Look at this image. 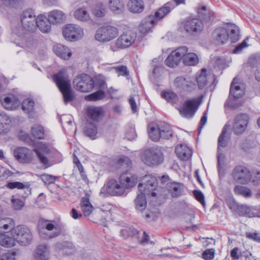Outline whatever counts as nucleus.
Segmentation results:
<instances>
[{
    "label": "nucleus",
    "mask_w": 260,
    "mask_h": 260,
    "mask_svg": "<svg viewBox=\"0 0 260 260\" xmlns=\"http://www.w3.org/2000/svg\"><path fill=\"white\" fill-rule=\"evenodd\" d=\"M32 239L30 230L24 225H18L13 228L6 234L0 235V245L6 247H12L18 243L20 245L29 244Z\"/></svg>",
    "instance_id": "1"
},
{
    "label": "nucleus",
    "mask_w": 260,
    "mask_h": 260,
    "mask_svg": "<svg viewBox=\"0 0 260 260\" xmlns=\"http://www.w3.org/2000/svg\"><path fill=\"white\" fill-rule=\"evenodd\" d=\"M53 79L62 94L64 102L67 103L73 100L71 82L68 79L66 71L62 70L53 76Z\"/></svg>",
    "instance_id": "2"
},
{
    "label": "nucleus",
    "mask_w": 260,
    "mask_h": 260,
    "mask_svg": "<svg viewBox=\"0 0 260 260\" xmlns=\"http://www.w3.org/2000/svg\"><path fill=\"white\" fill-rule=\"evenodd\" d=\"M39 235L45 239H52L57 237L61 233L59 226L54 220L41 219L38 224Z\"/></svg>",
    "instance_id": "3"
},
{
    "label": "nucleus",
    "mask_w": 260,
    "mask_h": 260,
    "mask_svg": "<svg viewBox=\"0 0 260 260\" xmlns=\"http://www.w3.org/2000/svg\"><path fill=\"white\" fill-rule=\"evenodd\" d=\"M230 209L241 216L249 218L260 217V207L249 206L247 205H239L233 201L229 204Z\"/></svg>",
    "instance_id": "4"
},
{
    "label": "nucleus",
    "mask_w": 260,
    "mask_h": 260,
    "mask_svg": "<svg viewBox=\"0 0 260 260\" xmlns=\"http://www.w3.org/2000/svg\"><path fill=\"white\" fill-rule=\"evenodd\" d=\"M142 161L148 166H155L164 161V155L160 150L152 147L145 150L141 155Z\"/></svg>",
    "instance_id": "5"
},
{
    "label": "nucleus",
    "mask_w": 260,
    "mask_h": 260,
    "mask_svg": "<svg viewBox=\"0 0 260 260\" xmlns=\"http://www.w3.org/2000/svg\"><path fill=\"white\" fill-rule=\"evenodd\" d=\"M157 186L156 178L151 175H145L144 176L141 183L138 185L139 191L143 192L147 196L155 197L156 193L154 191Z\"/></svg>",
    "instance_id": "6"
},
{
    "label": "nucleus",
    "mask_w": 260,
    "mask_h": 260,
    "mask_svg": "<svg viewBox=\"0 0 260 260\" xmlns=\"http://www.w3.org/2000/svg\"><path fill=\"white\" fill-rule=\"evenodd\" d=\"M118 35V29L112 25H107L99 28L94 36L96 40L101 42H109Z\"/></svg>",
    "instance_id": "7"
},
{
    "label": "nucleus",
    "mask_w": 260,
    "mask_h": 260,
    "mask_svg": "<svg viewBox=\"0 0 260 260\" xmlns=\"http://www.w3.org/2000/svg\"><path fill=\"white\" fill-rule=\"evenodd\" d=\"M62 35L66 40L75 42L83 37L84 30L79 25L68 24L62 28Z\"/></svg>",
    "instance_id": "8"
},
{
    "label": "nucleus",
    "mask_w": 260,
    "mask_h": 260,
    "mask_svg": "<svg viewBox=\"0 0 260 260\" xmlns=\"http://www.w3.org/2000/svg\"><path fill=\"white\" fill-rule=\"evenodd\" d=\"M73 84L78 90L86 92L92 90L94 86V81L89 75L82 74L74 79Z\"/></svg>",
    "instance_id": "9"
},
{
    "label": "nucleus",
    "mask_w": 260,
    "mask_h": 260,
    "mask_svg": "<svg viewBox=\"0 0 260 260\" xmlns=\"http://www.w3.org/2000/svg\"><path fill=\"white\" fill-rule=\"evenodd\" d=\"M230 128V125H225L223 129L220 136L218 138V168L219 174L223 173V166L224 165V155L220 152V147H225L227 146L228 142V138L226 135L227 131Z\"/></svg>",
    "instance_id": "10"
},
{
    "label": "nucleus",
    "mask_w": 260,
    "mask_h": 260,
    "mask_svg": "<svg viewBox=\"0 0 260 260\" xmlns=\"http://www.w3.org/2000/svg\"><path fill=\"white\" fill-rule=\"evenodd\" d=\"M124 191L123 187L120 185L115 180L110 179L101 188L100 196L103 198L107 196V193L111 196H121Z\"/></svg>",
    "instance_id": "11"
},
{
    "label": "nucleus",
    "mask_w": 260,
    "mask_h": 260,
    "mask_svg": "<svg viewBox=\"0 0 260 260\" xmlns=\"http://www.w3.org/2000/svg\"><path fill=\"white\" fill-rule=\"evenodd\" d=\"M200 104L201 102L199 98L188 100L183 103L180 110V113L185 118H192Z\"/></svg>",
    "instance_id": "12"
},
{
    "label": "nucleus",
    "mask_w": 260,
    "mask_h": 260,
    "mask_svg": "<svg viewBox=\"0 0 260 260\" xmlns=\"http://www.w3.org/2000/svg\"><path fill=\"white\" fill-rule=\"evenodd\" d=\"M232 175L236 182L242 184H247L251 178V173L248 168L240 165L233 169Z\"/></svg>",
    "instance_id": "13"
},
{
    "label": "nucleus",
    "mask_w": 260,
    "mask_h": 260,
    "mask_svg": "<svg viewBox=\"0 0 260 260\" xmlns=\"http://www.w3.org/2000/svg\"><path fill=\"white\" fill-rule=\"evenodd\" d=\"M22 27L27 31H34L36 29V18L32 10L24 11L20 15Z\"/></svg>",
    "instance_id": "14"
},
{
    "label": "nucleus",
    "mask_w": 260,
    "mask_h": 260,
    "mask_svg": "<svg viewBox=\"0 0 260 260\" xmlns=\"http://www.w3.org/2000/svg\"><path fill=\"white\" fill-rule=\"evenodd\" d=\"M249 115L245 113L238 114L235 116L233 128L236 135H241L246 131L249 122Z\"/></svg>",
    "instance_id": "15"
},
{
    "label": "nucleus",
    "mask_w": 260,
    "mask_h": 260,
    "mask_svg": "<svg viewBox=\"0 0 260 260\" xmlns=\"http://www.w3.org/2000/svg\"><path fill=\"white\" fill-rule=\"evenodd\" d=\"M34 151L36 153L41 162L48 168L51 166L48 159V155L50 152V148L45 143L40 142L34 148Z\"/></svg>",
    "instance_id": "16"
},
{
    "label": "nucleus",
    "mask_w": 260,
    "mask_h": 260,
    "mask_svg": "<svg viewBox=\"0 0 260 260\" xmlns=\"http://www.w3.org/2000/svg\"><path fill=\"white\" fill-rule=\"evenodd\" d=\"M186 52L184 47H178L174 50L165 60V64L171 68L177 66L182 59V56Z\"/></svg>",
    "instance_id": "17"
},
{
    "label": "nucleus",
    "mask_w": 260,
    "mask_h": 260,
    "mask_svg": "<svg viewBox=\"0 0 260 260\" xmlns=\"http://www.w3.org/2000/svg\"><path fill=\"white\" fill-rule=\"evenodd\" d=\"M136 34L128 31L123 32L116 40L115 45L119 48H125L131 46L135 41Z\"/></svg>",
    "instance_id": "18"
},
{
    "label": "nucleus",
    "mask_w": 260,
    "mask_h": 260,
    "mask_svg": "<svg viewBox=\"0 0 260 260\" xmlns=\"http://www.w3.org/2000/svg\"><path fill=\"white\" fill-rule=\"evenodd\" d=\"M1 101L3 107L8 110H14L20 105L18 98L13 94H7L1 96Z\"/></svg>",
    "instance_id": "19"
},
{
    "label": "nucleus",
    "mask_w": 260,
    "mask_h": 260,
    "mask_svg": "<svg viewBox=\"0 0 260 260\" xmlns=\"http://www.w3.org/2000/svg\"><path fill=\"white\" fill-rule=\"evenodd\" d=\"M175 86L181 90L191 91L196 88L194 79L191 77H178L174 81Z\"/></svg>",
    "instance_id": "20"
},
{
    "label": "nucleus",
    "mask_w": 260,
    "mask_h": 260,
    "mask_svg": "<svg viewBox=\"0 0 260 260\" xmlns=\"http://www.w3.org/2000/svg\"><path fill=\"white\" fill-rule=\"evenodd\" d=\"M105 110L102 107L89 106L86 109L88 118L95 122L101 121L105 115Z\"/></svg>",
    "instance_id": "21"
},
{
    "label": "nucleus",
    "mask_w": 260,
    "mask_h": 260,
    "mask_svg": "<svg viewBox=\"0 0 260 260\" xmlns=\"http://www.w3.org/2000/svg\"><path fill=\"white\" fill-rule=\"evenodd\" d=\"M137 176L128 171L122 173L119 177V181L123 188H131L137 182Z\"/></svg>",
    "instance_id": "22"
},
{
    "label": "nucleus",
    "mask_w": 260,
    "mask_h": 260,
    "mask_svg": "<svg viewBox=\"0 0 260 260\" xmlns=\"http://www.w3.org/2000/svg\"><path fill=\"white\" fill-rule=\"evenodd\" d=\"M14 155L16 159L20 162H30L33 158V153L31 150L24 147L15 149Z\"/></svg>",
    "instance_id": "23"
},
{
    "label": "nucleus",
    "mask_w": 260,
    "mask_h": 260,
    "mask_svg": "<svg viewBox=\"0 0 260 260\" xmlns=\"http://www.w3.org/2000/svg\"><path fill=\"white\" fill-rule=\"evenodd\" d=\"M229 37L228 30L224 27L217 28L212 33L213 39L217 45H222L226 43Z\"/></svg>",
    "instance_id": "24"
},
{
    "label": "nucleus",
    "mask_w": 260,
    "mask_h": 260,
    "mask_svg": "<svg viewBox=\"0 0 260 260\" xmlns=\"http://www.w3.org/2000/svg\"><path fill=\"white\" fill-rule=\"evenodd\" d=\"M203 28L202 22L197 18H190L188 19L184 25L185 30L190 33L201 31Z\"/></svg>",
    "instance_id": "25"
},
{
    "label": "nucleus",
    "mask_w": 260,
    "mask_h": 260,
    "mask_svg": "<svg viewBox=\"0 0 260 260\" xmlns=\"http://www.w3.org/2000/svg\"><path fill=\"white\" fill-rule=\"evenodd\" d=\"M35 260H48L50 257L49 247L45 244H41L37 246L34 253Z\"/></svg>",
    "instance_id": "26"
},
{
    "label": "nucleus",
    "mask_w": 260,
    "mask_h": 260,
    "mask_svg": "<svg viewBox=\"0 0 260 260\" xmlns=\"http://www.w3.org/2000/svg\"><path fill=\"white\" fill-rule=\"evenodd\" d=\"M157 23L154 20L153 15H149L145 17L139 25V31L142 34H145L151 31V28Z\"/></svg>",
    "instance_id": "27"
},
{
    "label": "nucleus",
    "mask_w": 260,
    "mask_h": 260,
    "mask_svg": "<svg viewBox=\"0 0 260 260\" xmlns=\"http://www.w3.org/2000/svg\"><path fill=\"white\" fill-rule=\"evenodd\" d=\"M36 27L37 26L41 31L43 33H48L51 30V23L48 18L43 15H39L36 18Z\"/></svg>",
    "instance_id": "28"
},
{
    "label": "nucleus",
    "mask_w": 260,
    "mask_h": 260,
    "mask_svg": "<svg viewBox=\"0 0 260 260\" xmlns=\"http://www.w3.org/2000/svg\"><path fill=\"white\" fill-rule=\"evenodd\" d=\"M66 19V16L63 12L55 10L49 12L48 20L51 24H56L62 23Z\"/></svg>",
    "instance_id": "29"
},
{
    "label": "nucleus",
    "mask_w": 260,
    "mask_h": 260,
    "mask_svg": "<svg viewBox=\"0 0 260 260\" xmlns=\"http://www.w3.org/2000/svg\"><path fill=\"white\" fill-rule=\"evenodd\" d=\"M186 49V52L182 56L183 63L186 66H196L199 62L198 55L193 52H188V48L185 46H181Z\"/></svg>",
    "instance_id": "30"
},
{
    "label": "nucleus",
    "mask_w": 260,
    "mask_h": 260,
    "mask_svg": "<svg viewBox=\"0 0 260 260\" xmlns=\"http://www.w3.org/2000/svg\"><path fill=\"white\" fill-rule=\"evenodd\" d=\"M55 53L60 58L64 60L69 59L72 53L70 49L62 44H57L54 46Z\"/></svg>",
    "instance_id": "31"
},
{
    "label": "nucleus",
    "mask_w": 260,
    "mask_h": 260,
    "mask_svg": "<svg viewBox=\"0 0 260 260\" xmlns=\"http://www.w3.org/2000/svg\"><path fill=\"white\" fill-rule=\"evenodd\" d=\"M91 12L95 17L102 18L106 15L107 8L104 3L95 2L91 6Z\"/></svg>",
    "instance_id": "32"
},
{
    "label": "nucleus",
    "mask_w": 260,
    "mask_h": 260,
    "mask_svg": "<svg viewBox=\"0 0 260 260\" xmlns=\"http://www.w3.org/2000/svg\"><path fill=\"white\" fill-rule=\"evenodd\" d=\"M244 94V89L240 85L239 79L235 78L231 85L230 94L235 98H240Z\"/></svg>",
    "instance_id": "33"
},
{
    "label": "nucleus",
    "mask_w": 260,
    "mask_h": 260,
    "mask_svg": "<svg viewBox=\"0 0 260 260\" xmlns=\"http://www.w3.org/2000/svg\"><path fill=\"white\" fill-rule=\"evenodd\" d=\"M167 188L173 198H177L182 194L183 185L178 182H169L167 183Z\"/></svg>",
    "instance_id": "34"
},
{
    "label": "nucleus",
    "mask_w": 260,
    "mask_h": 260,
    "mask_svg": "<svg viewBox=\"0 0 260 260\" xmlns=\"http://www.w3.org/2000/svg\"><path fill=\"white\" fill-rule=\"evenodd\" d=\"M15 34L19 37V42L18 44L22 47L30 48L35 45L34 40L29 35L25 34L23 32H19L16 31Z\"/></svg>",
    "instance_id": "35"
},
{
    "label": "nucleus",
    "mask_w": 260,
    "mask_h": 260,
    "mask_svg": "<svg viewBox=\"0 0 260 260\" xmlns=\"http://www.w3.org/2000/svg\"><path fill=\"white\" fill-rule=\"evenodd\" d=\"M161 124L150 123L148 125V132L150 138L153 141H157L161 138Z\"/></svg>",
    "instance_id": "36"
},
{
    "label": "nucleus",
    "mask_w": 260,
    "mask_h": 260,
    "mask_svg": "<svg viewBox=\"0 0 260 260\" xmlns=\"http://www.w3.org/2000/svg\"><path fill=\"white\" fill-rule=\"evenodd\" d=\"M9 116L5 113H0V134H6L10 130L12 124Z\"/></svg>",
    "instance_id": "37"
},
{
    "label": "nucleus",
    "mask_w": 260,
    "mask_h": 260,
    "mask_svg": "<svg viewBox=\"0 0 260 260\" xmlns=\"http://www.w3.org/2000/svg\"><path fill=\"white\" fill-rule=\"evenodd\" d=\"M175 152L177 156L183 160H188L192 155L191 150L184 145L177 146L176 147Z\"/></svg>",
    "instance_id": "38"
},
{
    "label": "nucleus",
    "mask_w": 260,
    "mask_h": 260,
    "mask_svg": "<svg viewBox=\"0 0 260 260\" xmlns=\"http://www.w3.org/2000/svg\"><path fill=\"white\" fill-rule=\"evenodd\" d=\"M173 8L174 6H172V3L168 2L164 7L159 8L155 12L154 15H153L155 22L157 23L158 21L162 19Z\"/></svg>",
    "instance_id": "39"
},
{
    "label": "nucleus",
    "mask_w": 260,
    "mask_h": 260,
    "mask_svg": "<svg viewBox=\"0 0 260 260\" xmlns=\"http://www.w3.org/2000/svg\"><path fill=\"white\" fill-rule=\"evenodd\" d=\"M80 206L84 216H89L93 210V207L89 201V195L88 194H86L82 198Z\"/></svg>",
    "instance_id": "40"
},
{
    "label": "nucleus",
    "mask_w": 260,
    "mask_h": 260,
    "mask_svg": "<svg viewBox=\"0 0 260 260\" xmlns=\"http://www.w3.org/2000/svg\"><path fill=\"white\" fill-rule=\"evenodd\" d=\"M75 18L81 22H88L90 20V15L85 8H79L74 12Z\"/></svg>",
    "instance_id": "41"
},
{
    "label": "nucleus",
    "mask_w": 260,
    "mask_h": 260,
    "mask_svg": "<svg viewBox=\"0 0 260 260\" xmlns=\"http://www.w3.org/2000/svg\"><path fill=\"white\" fill-rule=\"evenodd\" d=\"M109 8L115 14H120L124 9V4L122 0H109Z\"/></svg>",
    "instance_id": "42"
},
{
    "label": "nucleus",
    "mask_w": 260,
    "mask_h": 260,
    "mask_svg": "<svg viewBox=\"0 0 260 260\" xmlns=\"http://www.w3.org/2000/svg\"><path fill=\"white\" fill-rule=\"evenodd\" d=\"M147 195L144 193L139 192L136 199L135 200V205L136 209L140 212L143 211L147 207V201L146 197Z\"/></svg>",
    "instance_id": "43"
},
{
    "label": "nucleus",
    "mask_w": 260,
    "mask_h": 260,
    "mask_svg": "<svg viewBox=\"0 0 260 260\" xmlns=\"http://www.w3.org/2000/svg\"><path fill=\"white\" fill-rule=\"evenodd\" d=\"M127 7L131 12L138 13L143 11L144 3L142 0H130Z\"/></svg>",
    "instance_id": "44"
},
{
    "label": "nucleus",
    "mask_w": 260,
    "mask_h": 260,
    "mask_svg": "<svg viewBox=\"0 0 260 260\" xmlns=\"http://www.w3.org/2000/svg\"><path fill=\"white\" fill-rule=\"evenodd\" d=\"M6 186L10 189H24L27 196L31 193L30 184L29 182L24 183L18 181L9 182L7 184Z\"/></svg>",
    "instance_id": "45"
},
{
    "label": "nucleus",
    "mask_w": 260,
    "mask_h": 260,
    "mask_svg": "<svg viewBox=\"0 0 260 260\" xmlns=\"http://www.w3.org/2000/svg\"><path fill=\"white\" fill-rule=\"evenodd\" d=\"M14 223L13 221L9 218L0 219V235L2 234H6L8 232L6 231L10 230L14 228Z\"/></svg>",
    "instance_id": "46"
},
{
    "label": "nucleus",
    "mask_w": 260,
    "mask_h": 260,
    "mask_svg": "<svg viewBox=\"0 0 260 260\" xmlns=\"http://www.w3.org/2000/svg\"><path fill=\"white\" fill-rule=\"evenodd\" d=\"M206 70L203 69L200 73H198L196 76V81L199 88H204L208 83L210 76L206 74Z\"/></svg>",
    "instance_id": "47"
},
{
    "label": "nucleus",
    "mask_w": 260,
    "mask_h": 260,
    "mask_svg": "<svg viewBox=\"0 0 260 260\" xmlns=\"http://www.w3.org/2000/svg\"><path fill=\"white\" fill-rule=\"evenodd\" d=\"M34 101L30 99H27L23 101L21 104V107L23 111L27 113L29 116L32 115L34 110Z\"/></svg>",
    "instance_id": "48"
},
{
    "label": "nucleus",
    "mask_w": 260,
    "mask_h": 260,
    "mask_svg": "<svg viewBox=\"0 0 260 260\" xmlns=\"http://www.w3.org/2000/svg\"><path fill=\"white\" fill-rule=\"evenodd\" d=\"M228 32H230V37L232 42H237L239 39V27L234 24H230L227 25L225 28Z\"/></svg>",
    "instance_id": "49"
},
{
    "label": "nucleus",
    "mask_w": 260,
    "mask_h": 260,
    "mask_svg": "<svg viewBox=\"0 0 260 260\" xmlns=\"http://www.w3.org/2000/svg\"><path fill=\"white\" fill-rule=\"evenodd\" d=\"M260 67V57L252 55L249 57L247 63V68L252 69V72L257 71ZM247 70H249L247 69Z\"/></svg>",
    "instance_id": "50"
},
{
    "label": "nucleus",
    "mask_w": 260,
    "mask_h": 260,
    "mask_svg": "<svg viewBox=\"0 0 260 260\" xmlns=\"http://www.w3.org/2000/svg\"><path fill=\"white\" fill-rule=\"evenodd\" d=\"M31 135L35 138L43 139L44 138V129L42 126L38 124L35 125L31 127Z\"/></svg>",
    "instance_id": "51"
},
{
    "label": "nucleus",
    "mask_w": 260,
    "mask_h": 260,
    "mask_svg": "<svg viewBox=\"0 0 260 260\" xmlns=\"http://www.w3.org/2000/svg\"><path fill=\"white\" fill-rule=\"evenodd\" d=\"M234 191L236 194L242 196L245 198H249L252 196L251 190L245 186L237 185L234 188Z\"/></svg>",
    "instance_id": "52"
},
{
    "label": "nucleus",
    "mask_w": 260,
    "mask_h": 260,
    "mask_svg": "<svg viewBox=\"0 0 260 260\" xmlns=\"http://www.w3.org/2000/svg\"><path fill=\"white\" fill-rule=\"evenodd\" d=\"M161 138L169 139L173 136V131L170 126L167 123L161 124Z\"/></svg>",
    "instance_id": "53"
},
{
    "label": "nucleus",
    "mask_w": 260,
    "mask_h": 260,
    "mask_svg": "<svg viewBox=\"0 0 260 260\" xmlns=\"http://www.w3.org/2000/svg\"><path fill=\"white\" fill-rule=\"evenodd\" d=\"M105 96V92L102 90H99L85 96V100L88 101H96L103 99Z\"/></svg>",
    "instance_id": "54"
},
{
    "label": "nucleus",
    "mask_w": 260,
    "mask_h": 260,
    "mask_svg": "<svg viewBox=\"0 0 260 260\" xmlns=\"http://www.w3.org/2000/svg\"><path fill=\"white\" fill-rule=\"evenodd\" d=\"M97 133L98 129L95 124L89 123L87 125L85 129V134L86 136L91 138L92 139H94Z\"/></svg>",
    "instance_id": "55"
},
{
    "label": "nucleus",
    "mask_w": 260,
    "mask_h": 260,
    "mask_svg": "<svg viewBox=\"0 0 260 260\" xmlns=\"http://www.w3.org/2000/svg\"><path fill=\"white\" fill-rule=\"evenodd\" d=\"M161 96L167 101L172 104L176 103L178 99L176 94L170 90L162 92Z\"/></svg>",
    "instance_id": "56"
},
{
    "label": "nucleus",
    "mask_w": 260,
    "mask_h": 260,
    "mask_svg": "<svg viewBox=\"0 0 260 260\" xmlns=\"http://www.w3.org/2000/svg\"><path fill=\"white\" fill-rule=\"evenodd\" d=\"M41 180L45 184H50L54 183L57 178L56 176L44 174L40 176Z\"/></svg>",
    "instance_id": "57"
},
{
    "label": "nucleus",
    "mask_w": 260,
    "mask_h": 260,
    "mask_svg": "<svg viewBox=\"0 0 260 260\" xmlns=\"http://www.w3.org/2000/svg\"><path fill=\"white\" fill-rule=\"evenodd\" d=\"M115 72L118 74V76H126L128 75L129 72L126 66L121 65L114 67L113 68Z\"/></svg>",
    "instance_id": "58"
},
{
    "label": "nucleus",
    "mask_w": 260,
    "mask_h": 260,
    "mask_svg": "<svg viewBox=\"0 0 260 260\" xmlns=\"http://www.w3.org/2000/svg\"><path fill=\"white\" fill-rule=\"evenodd\" d=\"M21 1V0H0V11H3L5 6L13 7Z\"/></svg>",
    "instance_id": "59"
},
{
    "label": "nucleus",
    "mask_w": 260,
    "mask_h": 260,
    "mask_svg": "<svg viewBox=\"0 0 260 260\" xmlns=\"http://www.w3.org/2000/svg\"><path fill=\"white\" fill-rule=\"evenodd\" d=\"M200 17L203 18L205 21H208L211 19L212 12L207 11L205 7H202L201 11L199 12Z\"/></svg>",
    "instance_id": "60"
},
{
    "label": "nucleus",
    "mask_w": 260,
    "mask_h": 260,
    "mask_svg": "<svg viewBox=\"0 0 260 260\" xmlns=\"http://www.w3.org/2000/svg\"><path fill=\"white\" fill-rule=\"evenodd\" d=\"M12 206L15 210H20L24 206V203L19 199L13 198L11 200Z\"/></svg>",
    "instance_id": "61"
},
{
    "label": "nucleus",
    "mask_w": 260,
    "mask_h": 260,
    "mask_svg": "<svg viewBox=\"0 0 260 260\" xmlns=\"http://www.w3.org/2000/svg\"><path fill=\"white\" fill-rule=\"evenodd\" d=\"M214 255L215 250L214 249H208L203 252L202 257L205 260H211L214 258Z\"/></svg>",
    "instance_id": "62"
},
{
    "label": "nucleus",
    "mask_w": 260,
    "mask_h": 260,
    "mask_svg": "<svg viewBox=\"0 0 260 260\" xmlns=\"http://www.w3.org/2000/svg\"><path fill=\"white\" fill-rule=\"evenodd\" d=\"M254 146V142L250 140H245L241 144V147L247 151Z\"/></svg>",
    "instance_id": "63"
},
{
    "label": "nucleus",
    "mask_w": 260,
    "mask_h": 260,
    "mask_svg": "<svg viewBox=\"0 0 260 260\" xmlns=\"http://www.w3.org/2000/svg\"><path fill=\"white\" fill-rule=\"evenodd\" d=\"M15 253H6L1 257L0 260H15Z\"/></svg>",
    "instance_id": "64"
}]
</instances>
